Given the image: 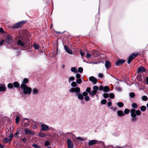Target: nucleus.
Returning <instances> with one entry per match:
<instances>
[{"label": "nucleus", "mask_w": 148, "mask_h": 148, "mask_svg": "<svg viewBox=\"0 0 148 148\" xmlns=\"http://www.w3.org/2000/svg\"><path fill=\"white\" fill-rule=\"evenodd\" d=\"M129 95H130V96L131 98H134L135 96L134 93L133 92H132L130 93Z\"/></svg>", "instance_id": "nucleus-37"}, {"label": "nucleus", "mask_w": 148, "mask_h": 148, "mask_svg": "<svg viewBox=\"0 0 148 148\" xmlns=\"http://www.w3.org/2000/svg\"><path fill=\"white\" fill-rule=\"evenodd\" d=\"M38 93V90L36 89H34L32 91V93L34 95H36Z\"/></svg>", "instance_id": "nucleus-34"}, {"label": "nucleus", "mask_w": 148, "mask_h": 148, "mask_svg": "<svg viewBox=\"0 0 148 148\" xmlns=\"http://www.w3.org/2000/svg\"><path fill=\"white\" fill-rule=\"evenodd\" d=\"M13 84L14 87L15 88H18L21 87L19 83L17 82H13Z\"/></svg>", "instance_id": "nucleus-19"}, {"label": "nucleus", "mask_w": 148, "mask_h": 148, "mask_svg": "<svg viewBox=\"0 0 148 148\" xmlns=\"http://www.w3.org/2000/svg\"><path fill=\"white\" fill-rule=\"evenodd\" d=\"M89 80L92 82V83L94 84H96L97 82V79L93 76L90 77Z\"/></svg>", "instance_id": "nucleus-8"}, {"label": "nucleus", "mask_w": 148, "mask_h": 148, "mask_svg": "<svg viewBox=\"0 0 148 148\" xmlns=\"http://www.w3.org/2000/svg\"><path fill=\"white\" fill-rule=\"evenodd\" d=\"M118 116H122L125 115V114L123 113V112L121 110H118L117 112Z\"/></svg>", "instance_id": "nucleus-20"}, {"label": "nucleus", "mask_w": 148, "mask_h": 148, "mask_svg": "<svg viewBox=\"0 0 148 148\" xmlns=\"http://www.w3.org/2000/svg\"><path fill=\"white\" fill-rule=\"evenodd\" d=\"M38 135L39 136H41L42 137H44L46 136L47 135L43 133L40 132L39 134Z\"/></svg>", "instance_id": "nucleus-32"}, {"label": "nucleus", "mask_w": 148, "mask_h": 148, "mask_svg": "<svg viewBox=\"0 0 148 148\" xmlns=\"http://www.w3.org/2000/svg\"><path fill=\"white\" fill-rule=\"evenodd\" d=\"M99 77L101 78H102L103 77V75L102 73H99Z\"/></svg>", "instance_id": "nucleus-56"}, {"label": "nucleus", "mask_w": 148, "mask_h": 148, "mask_svg": "<svg viewBox=\"0 0 148 148\" xmlns=\"http://www.w3.org/2000/svg\"><path fill=\"white\" fill-rule=\"evenodd\" d=\"M142 99L144 101H147L148 99V98L146 96H144L142 97Z\"/></svg>", "instance_id": "nucleus-43"}, {"label": "nucleus", "mask_w": 148, "mask_h": 148, "mask_svg": "<svg viewBox=\"0 0 148 148\" xmlns=\"http://www.w3.org/2000/svg\"><path fill=\"white\" fill-rule=\"evenodd\" d=\"M105 66L107 69H110L111 67L110 62L108 61H106L105 62Z\"/></svg>", "instance_id": "nucleus-18"}, {"label": "nucleus", "mask_w": 148, "mask_h": 148, "mask_svg": "<svg viewBox=\"0 0 148 148\" xmlns=\"http://www.w3.org/2000/svg\"><path fill=\"white\" fill-rule=\"evenodd\" d=\"M21 88L23 90V93L25 95L29 94L31 93L32 89L27 86L25 84H22Z\"/></svg>", "instance_id": "nucleus-1"}, {"label": "nucleus", "mask_w": 148, "mask_h": 148, "mask_svg": "<svg viewBox=\"0 0 148 148\" xmlns=\"http://www.w3.org/2000/svg\"><path fill=\"white\" fill-rule=\"evenodd\" d=\"M97 93V92L94 90H92L91 92H90V94L91 95L94 96Z\"/></svg>", "instance_id": "nucleus-28"}, {"label": "nucleus", "mask_w": 148, "mask_h": 148, "mask_svg": "<svg viewBox=\"0 0 148 148\" xmlns=\"http://www.w3.org/2000/svg\"><path fill=\"white\" fill-rule=\"evenodd\" d=\"M125 62V60L124 59H119L116 62L115 64L116 66H119L123 64Z\"/></svg>", "instance_id": "nucleus-7"}, {"label": "nucleus", "mask_w": 148, "mask_h": 148, "mask_svg": "<svg viewBox=\"0 0 148 148\" xmlns=\"http://www.w3.org/2000/svg\"><path fill=\"white\" fill-rule=\"evenodd\" d=\"M85 100L86 101H89L90 99V98L88 96H86L84 98Z\"/></svg>", "instance_id": "nucleus-50"}, {"label": "nucleus", "mask_w": 148, "mask_h": 148, "mask_svg": "<svg viewBox=\"0 0 148 148\" xmlns=\"http://www.w3.org/2000/svg\"><path fill=\"white\" fill-rule=\"evenodd\" d=\"M29 82V80L27 78H25L23 81L22 82V83L23 84H26L27 83Z\"/></svg>", "instance_id": "nucleus-26"}, {"label": "nucleus", "mask_w": 148, "mask_h": 148, "mask_svg": "<svg viewBox=\"0 0 148 148\" xmlns=\"http://www.w3.org/2000/svg\"><path fill=\"white\" fill-rule=\"evenodd\" d=\"M27 22V21H22L15 24L13 26V28L18 29L21 28Z\"/></svg>", "instance_id": "nucleus-2"}, {"label": "nucleus", "mask_w": 148, "mask_h": 148, "mask_svg": "<svg viewBox=\"0 0 148 148\" xmlns=\"http://www.w3.org/2000/svg\"><path fill=\"white\" fill-rule=\"evenodd\" d=\"M71 86L73 87H76L77 86V85L76 82H72L71 84Z\"/></svg>", "instance_id": "nucleus-29"}, {"label": "nucleus", "mask_w": 148, "mask_h": 148, "mask_svg": "<svg viewBox=\"0 0 148 148\" xmlns=\"http://www.w3.org/2000/svg\"><path fill=\"white\" fill-rule=\"evenodd\" d=\"M77 95H78V98L80 100H82L83 99V95L81 94H80L79 93L77 94Z\"/></svg>", "instance_id": "nucleus-24"}, {"label": "nucleus", "mask_w": 148, "mask_h": 148, "mask_svg": "<svg viewBox=\"0 0 148 148\" xmlns=\"http://www.w3.org/2000/svg\"><path fill=\"white\" fill-rule=\"evenodd\" d=\"M33 46L35 49H38L39 48V46L38 44H36L35 42H34V44Z\"/></svg>", "instance_id": "nucleus-30"}, {"label": "nucleus", "mask_w": 148, "mask_h": 148, "mask_svg": "<svg viewBox=\"0 0 148 148\" xmlns=\"http://www.w3.org/2000/svg\"><path fill=\"white\" fill-rule=\"evenodd\" d=\"M64 47L65 51L67 53L71 54H73V51L72 50L70 49H69L66 45H65Z\"/></svg>", "instance_id": "nucleus-12"}, {"label": "nucleus", "mask_w": 148, "mask_h": 148, "mask_svg": "<svg viewBox=\"0 0 148 148\" xmlns=\"http://www.w3.org/2000/svg\"><path fill=\"white\" fill-rule=\"evenodd\" d=\"M130 110L128 109H126L124 111V114H127L130 112Z\"/></svg>", "instance_id": "nucleus-42"}, {"label": "nucleus", "mask_w": 148, "mask_h": 148, "mask_svg": "<svg viewBox=\"0 0 148 148\" xmlns=\"http://www.w3.org/2000/svg\"><path fill=\"white\" fill-rule=\"evenodd\" d=\"M98 141L96 140H92L89 141L88 143L89 146H91L98 143Z\"/></svg>", "instance_id": "nucleus-13"}, {"label": "nucleus", "mask_w": 148, "mask_h": 148, "mask_svg": "<svg viewBox=\"0 0 148 148\" xmlns=\"http://www.w3.org/2000/svg\"><path fill=\"white\" fill-rule=\"evenodd\" d=\"M20 118L18 116H17L16 118V124H18Z\"/></svg>", "instance_id": "nucleus-36"}, {"label": "nucleus", "mask_w": 148, "mask_h": 148, "mask_svg": "<svg viewBox=\"0 0 148 148\" xmlns=\"http://www.w3.org/2000/svg\"><path fill=\"white\" fill-rule=\"evenodd\" d=\"M67 142L68 148H73V143L71 139H68Z\"/></svg>", "instance_id": "nucleus-11"}, {"label": "nucleus", "mask_w": 148, "mask_h": 148, "mask_svg": "<svg viewBox=\"0 0 148 148\" xmlns=\"http://www.w3.org/2000/svg\"><path fill=\"white\" fill-rule=\"evenodd\" d=\"M82 80L81 79H76V82L78 84H80L82 82Z\"/></svg>", "instance_id": "nucleus-35"}, {"label": "nucleus", "mask_w": 148, "mask_h": 148, "mask_svg": "<svg viewBox=\"0 0 148 148\" xmlns=\"http://www.w3.org/2000/svg\"><path fill=\"white\" fill-rule=\"evenodd\" d=\"M25 133L26 134H29L31 135H34V133L33 132L31 131L30 130L28 129H25L24 130Z\"/></svg>", "instance_id": "nucleus-15"}, {"label": "nucleus", "mask_w": 148, "mask_h": 148, "mask_svg": "<svg viewBox=\"0 0 148 148\" xmlns=\"http://www.w3.org/2000/svg\"><path fill=\"white\" fill-rule=\"evenodd\" d=\"M12 140V139H8L7 138H5L3 139V142L5 143H10Z\"/></svg>", "instance_id": "nucleus-22"}, {"label": "nucleus", "mask_w": 148, "mask_h": 148, "mask_svg": "<svg viewBox=\"0 0 148 148\" xmlns=\"http://www.w3.org/2000/svg\"><path fill=\"white\" fill-rule=\"evenodd\" d=\"M107 102L106 100L105 99H103L101 101V104H106Z\"/></svg>", "instance_id": "nucleus-48"}, {"label": "nucleus", "mask_w": 148, "mask_h": 148, "mask_svg": "<svg viewBox=\"0 0 148 148\" xmlns=\"http://www.w3.org/2000/svg\"><path fill=\"white\" fill-rule=\"evenodd\" d=\"M91 55L93 57L96 58L99 55V53L96 50H92L91 52Z\"/></svg>", "instance_id": "nucleus-9"}, {"label": "nucleus", "mask_w": 148, "mask_h": 148, "mask_svg": "<svg viewBox=\"0 0 148 148\" xmlns=\"http://www.w3.org/2000/svg\"><path fill=\"white\" fill-rule=\"evenodd\" d=\"M146 107L144 106H142L140 108V110L143 112H144L146 110Z\"/></svg>", "instance_id": "nucleus-27"}, {"label": "nucleus", "mask_w": 148, "mask_h": 148, "mask_svg": "<svg viewBox=\"0 0 148 148\" xmlns=\"http://www.w3.org/2000/svg\"><path fill=\"white\" fill-rule=\"evenodd\" d=\"M78 71L80 73H82L83 71V69L81 67H79L78 68Z\"/></svg>", "instance_id": "nucleus-45"}, {"label": "nucleus", "mask_w": 148, "mask_h": 148, "mask_svg": "<svg viewBox=\"0 0 148 148\" xmlns=\"http://www.w3.org/2000/svg\"><path fill=\"white\" fill-rule=\"evenodd\" d=\"M146 71V69L142 66L139 67L137 70V73H139L145 72Z\"/></svg>", "instance_id": "nucleus-6"}, {"label": "nucleus", "mask_w": 148, "mask_h": 148, "mask_svg": "<svg viewBox=\"0 0 148 148\" xmlns=\"http://www.w3.org/2000/svg\"><path fill=\"white\" fill-rule=\"evenodd\" d=\"M14 136V134L13 133H12L9 136V137L10 138V139H11L13 138Z\"/></svg>", "instance_id": "nucleus-63"}, {"label": "nucleus", "mask_w": 148, "mask_h": 148, "mask_svg": "<svg viewBox=\"0 0 148 148\" xmlns=\"http://www.w3.org/2000/svg\"><path fill=\"white\" fill-rule=\"evenodd\" d=\"M32 146L33 147H34L35 148H39V146L36 144H33L32 145Z\"/></svg>", "instance_id": "nucleus-52"}, {"label": "nucleus", "mask_w": 148, "mask_h": 148, "mask_svg": "<svg viewBox=\"0 0 148 148\" xmlns=\"http://www.w3.org/2000/svg\"><path fill=\"white\" fill-rule=\"evenodd\" d=\"M93 90L97 92V91L99 89V88L97 86H95L93 87Z\"/></svg>", "instance_id": "nucleus-44"}, {"label": "nucleus", "mask_w": 148, "mask_h": 148, "mask_svg": "<svg viewBox=\"0 0 148 148\" xmlns=\"http://www.w3.org/2000/svg\"><path fill=\"white\" fill-rule=\"evenodd\" d=\"M110 90V88L108 86H106L104 87L103 91L105 92H107Z\"/></svg>", "instance_id": "nucleus-23"}, {"label": "nucleus", "mask_w": 148, "mask_h": 148, "mask_svg": "<svg viewBox=\"0 0 148 148\" xmlns=\"http://www.w3.org/2000/svg\"><path fill=\"white\" fill-rule=\"evenodd\" d=\"M103 88L104 87L101 86L99 87V90H103Z\"/></svg>", "instance_id": "nucleus-62"}, {"label": "nucleus", "mask_w": 148, "mask_h": 148, "mask_svg": "<svg viewBox=\"0 0 148 148\" xmlns=\"http://www.w3.org/2000/svg\"><path fill=\"white\" fill-rule=\"evenodd\" d=\"M81 76V75L79 73L76 74L75 76L76 77L77 79H80Z\"/></svg>", "instance_id": "nucleus-54"}, {"label": "nucleus", "mask_w": 148, "mask_h": 148, "mask_svg": "<svg viewBox=\"0 0 148 148\" xmlns=\"http://www.w3.org/2000/svg\"><path fill=\"white\" fill-rule=\"evenodd\" d=\"M103 97L105 98H107L109 97V95L107 93H105L103 95Z\"/></svg>", "instance_id": "nucleus-39"}, {"label": "nucleus", "mask_w": 148, "mask_h": 148, "mask_svg": "<svg viewBox=\"0 0 148 148\" xmlns=\"http://www.w3.org/2000/svg\"><path fill=\"white\" fill-rule=\"evenodd\" d=\"M80 90V88L79 87L75 88H71L69 90L70 92H75L77 93H79Z\"/></svg>", "instance_id": "nucleus-5"}, {"label": "nucleus", "mask_w": 148, "mask_h": 148, "mask_svg": "<svg viewBox=\"0 0 148 148\" xmlns=\"http://www.w3.org/2000/svg\"><path fill=\"white\" fill-rule=\"evenodd\" d=\"M130 113H135L136 116H139L141 114V113L139 110H136L134 109H132L130 110Z\"/></svg>", "instance_id": "nucleus-4"}, {"label": "nucleus", "mask_w": 148, "mask_h": 148, "mask_svg": "<svg viewBox=\"0 0 148 148\" xmlns=\"http://www.w3.org/2000/svg\"><path fill=\"white\" fill-rule=\"evenodd\" d=\"M18 131H17L14 134V136L16 137H17L18 136L17 135L18 134Z\"/></svg>", "instance_id": "nucleus-61"}, {"label": "nucleus", "mask_w": 148, "mask_h": 148, "mask_svg": "<svg viewBox=\"0 0 148 148\" xmlns=\"http://www.w3.org/2000/svg\"><path fill=\"white\" fill-rule=\"evenodd\" d=\"M131 116L132 117L131 120L132 122H135L137 119L135 113H131Z\"/></svg>", "instance_id": "nucleus-14"}, {"label": "nucleus", "mask_w": 148, "mask_h": 148, "mask_svg": "<svg viewBox=\"0 0 148 148\" xmlns=\"http://www.w3.org/2000/svg\"><path fill=\"white\" fill-rule=\"evenodd\" d=\"M6 88L3 85L0 86V91H4L6 90Z\"/></svg>", "instance_id": "nucleus-21"}, {"label": "nucleus", "mask_w": 148, "mask_h": 148, "mask_svg": "<svg viewBox=\"0 0 148 148\" xmlns=\"http://www.w3.org/2000/svg\"><path fill=\"white\" fill-rule=\"evenodd\" d=\"M112 105V103L110 101V102H108V107L111 106Z\"/></svg>", "instance_id": "nucleus-58"}, {"label": "nucleus", "mask_w": 148, "mask_h": 148, "mask_svg": "<svg viewBox=\"0 0 148 148\" xmlns=\"http://www.w3.org/2000/svg\"><path fill=\"white\" fill-rule=\"evenodd\" d=\"M109 96L111 99H114V95L112 93H111L109 95Z\"/></svg>", "instance_id": "nucleus-47"}, {"label": "nucleus", "mask_w": 148, "mask_h": 148, "mask_svg": "<svg viewBox=\"0 0 148 148\" xmlns=\"http://www.w3.org/2000/svg\"><path fill=\"white\" fill-rule=\"evenodd\" d=\"M20 140L23 142L24 143H25L27 140V139L25 138H23L20 139Z\"/></svg>", "instance_id": "nucleus-51"}, {"label": "nucleus", "mask_w": 148, "mask_h": 148, "mask_svg": "<svg viewBox=\"0 0 148 148\" xmlns=\"http://www.w3.org/2000/svg\"><path fill=\"white\" fill-rule=\"evenodd\" d=\"M6 42L7 43L10 44L12 42V39L11 36H8L6 39Z\"/></svg>", "instance_id": "nucleus-16"}, {"label": "nucleus", "mask_w": 148, "mask_h": 148, "mask_svg": "<svg viewBox=\"0 0 148 148\" xmlns=\"http://www.w3.org/2000/svg\"><path fill=\"white\" fill-rule=\"evenodd\" d=\"M116 104L119 107H122L124 106L123 103L122 102H118V103H116Z\"/></svg>", "instance_id": "nucleus-25"}, {"label": "nucleus", "mask_w": 148, "mask_h": 148, "mask_svg": "<svg viewBox=\"0 0 148 148\" xmlns=\"http://www.w3.org/2000/svg\"><path fill=\"white\" fill-rule=\"evenodd\" d=\"M5 41L3 40H2L0 41V45H2L4 42Z\"/></svg>", "instance_id": "nucleus-59"}, {"label": "nucleus", "mask_w": 148, "mask_h": 148, "mask_svg": "<svg viewBox=\"0 0 148 148\" xmlns=\"http://www.w3.org/2000/svg\"><path fill=\"white\" fill-rule=\"evenodd\" d=\"M83 96H87L88 95V93L87 92H84L82 93Z\"/></svg>", "instance_id": "nucleus-57"}, {"label": "nucleus", "mask_w": 148, "mask_h": 148, "mask_svg": "<svg viewBox=\"0 0 148 148\" xmlns=\"http://www.w3.org/2000/svg\"><path fill=\"white\" fill-rule=\"evenodd\" d=\"M17 45L20 46L21 47H23L25 46V45L20 39H19L17 41Z\"/></svg>", "instance_id": "nucleus-17"}, {"label": "nucleus", "mask_w": 148, "mask_h": 148, "mask_svg": "<svg viewBox=\"0 0 148 148\" xmlns=\"http://www.w3.org/2000/svg\"><path fill=\"white\" fill-rule=\"evenodd\" d=\"M146 81L147 84L148 85V77H146Z\"/></svg>", "instance_id": "nucleus-64"}, {"label": "nucleus", "mask_w": 148, "mask_h": 148, "mask_svg": "<svg viewBox=\"0 0 148 148\" xmlns=\"http://www.w3.org/2000/svg\"><path fill=\"white\" fill-rule=\"evenodd\" d=\"M90 89H91L90 88L88 87H87V88L86 89V92H87V93H89V94H90V92H91Z\"/></svg>", "instance_id": "nucleus-46"}, {"label": "nucleus", "mask_w": 148, "mask_h": 148, "mask_svg": "<svg viewBox=\"0 0 148 148\" xmlns=\"http://www.w3.org/2000/svg\"><path fill=\"white\" fill-rule=\"evenodd\" d=\"M76 70V69L75 67H72L71 69V71L73 72H75Z\"/></svg>", "instance_id": "nucleus-49"}, {"label": "nucleus", "mask_w": 148, "mask_h": 148, "mask_svg": "<svg viewBox=\"0 0 148 148\" xmlns=\"http://www.w3.org/2000/svg\"><path fill=\"white\" fill-rule=\"evenodd\" d=\"M0 32L3 34H4L5 33L3 29L1 27L0 28Z\"/></svg>", "instance_id": "nucleus-53"}, {"label": "nucleus", "mask_w": 148, "mask_h": 148, "mask_svg": "<svg viewBox=\"0 0 148 148\" xmlns=\"http://www.w3.org/2000/svg\"><path fill=\"white\" fill-rule=\"evenodd\" d=\"M138 54V53H132L128 58V63L130 64L132 61L137 56Z\"/></svg>", "instance_id": "nucleus-3"}, {"label": "nucleus", "mask_w": 148, "mask_h": 148, "mask_svg": "<svg viewBox=\"0 0 148 148\" xmlns=\"http://www.w3.org/2000/svg\"><path fill=\"white\" fill-rule=\"evenodd\" d=\"M91 55L89 53H87L86 54V57L87 58H90L91 56Z\"/></svg>", "instance_id": "nucleus-55"}, {"label": "nucleus", "mask_w": 148, "mask_h": 148, "mask_svg": "<svg viewBox=\"0 0 148 148\" xmlns=\"http://www.w3.org/2000/svg\"><path fill=\"white\" fill-rule=\"evenodd\" d=\"M42 128L41 131H47L49 128V127L45 124H42L41 125Z\"/></svg>", "instance_id": "nucleus-10"}, {"label": "nucleus", "mask_w": 148, "mask_h": 148, "mask_svg": "<svg viewBox=\"0 0 148 148\" xmlns=\"http://www.w3.org/2000/svg\"><path fill=\"white\" fill-rule=\"evenodd\" d=\"M13 84H12L11 83H9L8 85V88H10V89H12L13 88Z\"/></svg>", "instance_id": "nucleus-31"}, {"label": "nucleus", "mask_w": 148, "mask_h": 148, "mask_svg": "<svg viewBox=\"0 0 148 148\" xmlns=\"http://www.w3.org/2000/svg\"><path fill=\"white\" fill-rule=\"evenodd\" d=\"M50 144V143L48 140L45 141V145L46 146H49Z\"/></svg>", "instance_id": "nucleus-41"}, {"label": "nucleus", "mask_w": 148, "mask_h": 148, "mask_svg": "<svg viewBox=\"0 0 148 148\" xmlns=\"http://www.w3.org/2000/svg\"><path fill=\"white\" fill-rule=\"evenodd\" d=\"M80 53L82 57H83L84 55V53L82 52L81 50L80 51Z\"/></svg>", "instance_id": "nucleus-60"}, {"label": "nucleus", "mask_w": 148, "mask_h": 148, "mask_svg": "<svg viewBox=\"0 0 148 148\" xmlns=\"http://www.w3.org/2000/svg\"><path fill=\"white\" fill-rule=\"evenodd\" d=\"M76 139H77L79 140L80 141H82L86 140L87 139H86L83 138H81V137H77Z\"/></svg>", "instance_id": "nucleus-38"}, {"label": "nucleus", "mask_w": 148, "mask_h": 148, "mask_svg": "<svg viewBox=\"0 0 148 148\" xmlns=\"http://www.w3.org/2000/svg\"><path fill=\"white\" fill-rule=\"evenodd\" d=\"M132 107L134 108H136L138 106L137 104L136 103H133L132 104Z\"/></svg>", "instance_id": "nucleus-33"}, {"label": "nucleus", "mask_w": 148, "mask_h": 148, "mask_svg": "<svg viewBox=\"0 0 148 148\" xmlns=\"http://www.w3.org/2000/svg\"><path fill=\"white\" fill-rule=\"evenodd\" d=\"M75 78L74 77L72 76L69 78V82L70 83L71 81H73L75 80Z\"/></svg>", "instance_id": "nucleus-40"}]
</instances>
